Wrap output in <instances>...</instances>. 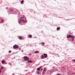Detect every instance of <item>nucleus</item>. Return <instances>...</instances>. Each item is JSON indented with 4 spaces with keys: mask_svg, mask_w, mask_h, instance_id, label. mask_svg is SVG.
I'll return each instance as SVG.
<instances>
[{
    "mask_svg": "<svg viewBox=\"0 0 75 75\" xmlns=\"http://www.w3.org/2000/svg\"><path fill=\"white\" fill-rule=\"evenodd\" d=\"M24 0H23L22 1H21V4H23V3H24Z\"/></svg>",
    "mask_w": 75,
    "mask_h": 75,
    "instance_id": "nucleus-13",
    "label": "nucleus"
},
{
    "mask_svg": "<svg viewBox=\"0 0 75 75\" xmlns=\"http://www.w3.org/2000/svg\"><path fill=\"white\" fill-rule=\"evenodd\" d=\"M41 44H42V46H44L45 43L42 42L41 43Z\"/></svg>",
    "mask_w": 75,
    "mask_h": 75,
    "instance_id": "nucleus-12",
    "label": "nucleus"
},
{
    "mask_svg": "<svg viewBox=\"0 0 75 75\" xmlns=\"http://www.w3.org/2000/svg\"><path fill=\"white\" fill-rule=\"evenodd\" d=\"M36 73L37 74H40V72L38 71H37Z\"/></svg>",
    "mask_w": 75,
    "mask_h": 75,
    "instance_id": "nucleus-17",
    "label": "nucleus"
},
{
    "mask_svg": "<svg viewBox=\"0 0 75 75\" xmlns=\"http://www.w3.org/2000/svg\"><path fill=\"white\" fill-rule=\"evenodd\" d=\"M20 20L18 22L19 23H22L21 24V25H24L25 24L24 23H26L27 21L26 20V18L25 17V16H23V17H21L20 18Z\"/></svg>",
    "mask_w": 75,
    "mask_h": 75,
    "instance_id": "nucleus-1",
    "label": "nucleus"
},
{
    "mask_svg": "<svg viewBox=\"0 0 75 75\" xmlns=\"http://www.w3.org/2000/svg\"><path fill=\"white\" fill-rule=\"evenodd\" d=\"M24 60L25 61H28L29 60V58L26 56H24Z\"/></svg>",
    "mask_w": 75,
    "mask_h": 75,
    "instance_id": "nucleus-3",
    "label": "nucleus"
},
{
    "mask_svg": "<svg viewBox=\"0 0 75 75\" xmlns=\"http://www.w3.org/2000/svg\"><path fill=\"white\" fill-rule=\"evenodd\" d=\"M11 50H9V53H11Z\"/></svg>",
    "mask_w": 75,
    "mask_h": 75,
    "instance_id": "nucleus-20",
    "label": "nucleus"
},
{
    "mask_svg": "<svg viewBox=\"0 0 75 75\" xmlns=\"http://www.w3.org/2000/svg\"><path fill=\"white\" fill-rule=\"evenodd\" d=\"M19 39H20V40H22L23 39H24V38H23L21 37V36H19L18 37Z\"/></svg>",
    "mask_w": 75,
    "mask_h": 75,
    "instance_id": "nucleus-7",
    "label": "nucleus"
},
{
    "mask_svg": "<svg viewBox=\"0 0 75 75\" xmlns=\"http://www.w3.org/2000/svg\"><path fill=\"white\" fill-rule=\"evenodd\" d=\"M34 52L35 54H38V53H39L40 52L38 51H35Z\"/></svg>",
    "mask_w": 75,
    "mask_h": 75,
    "instance_id": "nucleus-10",
    "label": "nucleus"
},
{
    "mask_svg": "<svg viewBox=\"0 0 75 75\" xmlns=\"http://www.w3.org/2000/svg\"><path fill=\"white\" fill-rule=\"evenodd\" d=\"M74 36V35H69L68 36H67V38H72V37H73Z\"/></svg>",
    "mask_w": 75,
    "mask_h": 75,
    "instance_id": "nucleus-5",
    "label": "nucleus"
},
{
    "mask_svg": "<svg viewBox=\"0 0 75 75\" xmlns=\"http://www.w3.org/2000/svg\"><path fill=\"white\" fill-rule=\"evenodd\" d=\"M4 63H5V61H4L3 60H2V64H4Z\"/></svg>",
    "mask_w": 75,
    "mask_h": 75,
    "instance_id": "nucleus-15",
    "label": "nucleus"
},
{
    "mask_svg": "<svg viewBox=\"0 0 75 75\" xmlns=\"http://www.w3.org/2000/svg\"><path fill=\"white\" fill-rule=\"evenodd\" d=\"M57 30H60V28L59 27H58L57 28Z\"/></svg>",
    "mask_w": 75,
    "mask_h": 75,
    "instance_id": "nucleus-14",
    "label": "nucleus"
},
{
    "mask_svg": "<svg viewBox=\"0 0 75 75\" xmlns=\"http://www.w3.org/2000/svg\"><path fill=\"white\" fill-rule=\"evenodd\" d=\"M57 75H61V74H58Z\"/></svg>",
    "mask_w": 75,
    "mask_h": 75,
    "instance_id": "nucleus-22",
    "label": "nucleus"
},
{
    "mask_svg": "<svg viewBox=\"0 0 75 75\" xmlns=\"http://www.w3.org/2000/svg\"><path fill=\"white\" fill-rule=\"evenodd\" d=\"M13 48L16 49V48H18V46L17 45H15L13 46Z\"/></svg>",
    "mask_w": 75,
    "mask_h": 75,
    "instance_id": "nucleus-4",
    "label": "nucleus"
},
{
    "mask_svg": "<svg viewBox=\"0 0 75 75\" xmlns=\"http://www.w3.org/2000/svg\"><path fill=\"white\" fill-rule=\"evenodd\" d=\"M38 71H40V69L39 68H37Z\"/></svg>",
    "mask_w": 75,
    "mask_h": 75,
    "instance_id": "nucleus-19",
    "label": "nucleus"
},
{
    "mask_svg": "<svg viewBox=\"0 0 75 75\" xmlns=\"http://www.w3.org/2000/svg\"><path fill=\"white\" fill-rule=\"evenodd\" d=\"M13 11V10L12 9V11Z\"/></svg>",
    "mask_w": 75,
    "mask_h": 75,
    "instance_id": "nucleus-23",
    "label": "nucleus"
},
{
    "mask_svg": "<svg viewBox=\"0 0 75 75\" xmlns=\"http://www.w3.org/2000/svg\"><path fill=\"white\" fill-rule=\"evenodd\" d=\"M4 20H2L1 21V23H3Z\"/></svg>",
    "mask_w": 75,
    "mask_h": 75,
    "instance_id": "nucleus-18",
    "label": "nucleus"
},
{
    "mask_svg": "<svg viewBox=\"0 0 75 75\" xmlns=\"http://www.w3.org/2000/svg\"><path fill=\"white\" fill-rule=\"evenodd\" d=\"M1 23H0V24Z\"/></svg>",
    "mask_w": 75,
    "mask_h": 75,
    "instance_id": "nucleus-25",
    "label": "nucleus"
},
{
    "mask_svg": "<svg viewBox=\"0 0 75 75\" xmlns=\"http://www.w3.org/2000/svg\"><path fill=\"white\" fill-rule=\"evenodd\" d=\"M46 68H44V70L43 72V73L44 74L45 73V72H46Z\"/></svg>",
    "mask_w": 75,
    "mask_h": 75,
    "instance_id": "nucleus-6",
    "label": "nucleus"
},
{
    "mask_svg": "<svg viewBox=\"0 0 75 75\" xmlns=\"http://www.w3.org/2000/svg\"><path fill=\"white\" fill-rule=\"evenodd\" d=\"M1 69H0V73H1Z\"/></svg>",
    "mask_w": 75,
    "mask_h": 75,
    "instance_id": "nucleus-21",
    "label": "nucleus"
},
{
    "mask_svg": "<svg viewBox=\"0 0 75 75\" xmlns=\"http://www.w3.org/2000/svg\"><path fill=\"white\" fill-rule=\"evenodd\" d=\"M43 55H41V59H44V58H47V54H44Z\"/></svg>",
    "mask_w": 75,
    "mask_h": 75,
    "instance_id": "nucleus-2",
    "label": "nucleus"
},
{
    "mask_svg": "<svg viewBox=\"0 0 75 75\" xmlns=\"http://www.w3.org/2000/svg\"><path fill=\"white\" fill-rule=\"evenodd\" d=\"M28 62L29 63H33V61L31 60H29L28 61Z\"/></svg>",
    "mask_w": 75,
    "mask_h": 75,
    "instance_id": "nucleus-11",
    "label": "nucleus"
},
{
    "mask_svg": "<svg viewBox=\"0 0 75 75\" xmlns=\"http://www.w3.org/2000/svg\"><path fill=\"white\" fill-rule=\"evenodd\" d=\"M4 69V67H1V70L2 69Z\"/></svg>",
    "mask_w": 75,
    "mask_h": 75,
    "instance_id": "nucleus-16",
    "label": "nucleus"
},
{
    "mask_svg": "<svg viewBox=\"0 0 75 75\" xmlns=\"http://www.w3.org/2000/svg\"><path fill=\"white\" fill-rule=\"evenodd\" d=\"M41 70V71H42V69Z\"/></svg>",
    "mask_w": 75,
    "mask_h": 75,
    "instance_id": "nucleus-24",
    "label": "nucleus"
},
{
    "mask_svg": "<svg viewBox=\"0 0 75 75\" xmlns=\"http://www.w3.org/2000/svg\"><path fill=\"white\" fill-rule=\"evenodd\" d=\"M72 37H71L72 40L71 41H74V38H75V36H72Z\"/></svg>",
    "mask_w": 75,
    "mask_h": 75,
    "instance_id": "nucleus-8",
    "label": "nucleus"
},
{
    "mask_svg": "<svg viewBox=\"0 0 75 75\" xmlns=\"http://www.w3.org/2000/svg\"><path fill=\"white\" fill-rule=\"evenodd\" d=\"M29 38H31L33 37V36H32V35H29Z\"/></svg>",
    "mask_w": 75,
    "mask_h": 75,
    "instance_id": "nucleus-9",
    "label": "nucleus"
}]
</instances>
